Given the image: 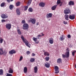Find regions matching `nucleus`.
<instances>
[{
    "instance_id": "16",
    "label": "nucleus",
    "mask_w": 76,
    "mask_h": 76,
    "mask_svg": "<svg viewBox=\"0 0 76 76\" xmlns=\"http://www.w3.org/2000/svg\"><path fill=\"white\" fill-rule=\"evenodd\" d=\"M65 39V36L62 35L60 37V40L61 41H63Z\"/></svg>"
},
{
    "instance_id": "22",
    "label": "nucleus",
    "mask_w": 76,
    "mask_h": 76,
    "mask_svg": "<svg viewBox=\"0 0 76 76\" xmlns=\"http://www.w3.org/2000/svg\"><path fill=\"white\" fill-rule=\"evenodd\" d=\"M3 73H4L3 70L2 69H0V76H1V75H3Z\"/></svg>"
},
{
    "instance_id": "50",
    "label": "nucleus",
    "mask_w": 76,
    "mask_h": 76,
    "mask_svg": "<svg viewBox=\"0 0 76 76\" xmlns=\"http://www.w3.org/2000/svg\"><path fill=\"white\" fill-rule=\"evenodd\" d=\"M66 50L69 51V48H67Z\"/></svg>"
},
{
    "instance_id": "14",
    "label": "nucleus",
    "mask_w": 76,
    "mask_h": 76,
    "mask_svg": "<svg viewBox=\"0 0 76 76\" xmlns=\"http://www.w3.org/2000/svg\"><path fill=\"white\" fill-rule=\"evenodd\" d=\"M43 52L44 53V55L45 56H50V53L48 52H44V51H43Z\"/></svg>"
},
{
    "instance_id": "4",
    "label": "nucleus",
    "mask_w": 76,
    "mask_h": 76,
    "mask_svg": "<svg viewBox=\"0 0 76 76\" xmlns=\"http://www.w3.org/2000/svg\"><path fill=\"white\" fill-rule=\"evenodd\" d=\"M11 26V24L8 23L6 25V27L7 29H10Z\"/></svg>"
},
{
    "instance_id": "53",
    "label": "nucleus",
    "mask_w": 76,
    "mask_h": 76,
    "mask_svg": "<svg viewBox=\"0 0 76 76\" xmlns=\"http://www.w3.org/2000/svg\"><path fill=\"white\" fill-rule=\"evenodd\" d=\"M13 1V0H10V1Z\"/></svg>"
},
{
    "instance_id": "47",
    "label": "nucleus",
    "mask_w": 76,
    "mask_h": 76,
    "mask_svg": "<svg viewBox=\"0 0 76 76\" xmlns=\"http://www.w3.org/2000/svg\"><path fill=\"white\" fill-rule=\"evenodd\" d=\"M62 56L64 58L66 57V55H65L63 54H62Z\"/></svg>"
},
{
    "instance_id": "37",
    "label": "nucleus",
    "mask_w": 76,
    "mask_h": 76,
    "mask_svg": "<svg viewBox=\"0 0 76 76\" xmlns=\"http://www.w3.org/2000/svg\"><path fill=\"white\" fill-rule=\"evenodd\" d=\"M28 11L30 12H32L33 11L32 8H29L28 9Z\"/></svg>"
},
{
    "instance_id": "40",
    "label": "nucleus",
    "mask_w": 76,
    "mask_h": 76,
    "mask_svg": "<svg viewBox=\"0 0 76 76\" xmlns=\"http://www.w3.org/2000/svg\"><path fill=\"white\" fill-rule=\"evenodd\" d=\"M75 53H76V51L75 50L74 51H73L72 53V55L73 56H75Z\"/></svg>"
},
{
    "instance_id": "39",
    "label": "nucleus",
    "mask_w": 76,
    "mask_h": 76,
    "mask_svg": "<svg viewBox=\"0 0 76 76\" xmlns=\"http://www.w3.org/2000/svg\"><path fill=\"white\" fill-rule=\"evenodd\" d=\"M61 3V1L60 0H58L57 2V4H59L60 3Z\"/></svg>"
},
{
    "instance_id": "26",
    "label": "nucleus",
    "mask_w": 76,
    "mask_h": 76,
    "mask_svg": "<svg viewBox=\"0 0 76 76\" xmlns=\"http://www.w3.org/2000/svg\"><path fill=\"white\" fill-rule=\"evenodd\" d=\"M27 72V68L25 67L24 68V73H26Z\"/></svg>"
},
{
    "instance_id": "52",
    "label": "nucleus",
    "mask_w": 76,
    "mask_h": 76,
    "mask_svg": "<svg viewBox=\"0 0 76 76\" xmlns=\"http://www.w3.org/2000/svg\"><path fill=\"white\" fill-rule=\"evenodd\" d=\"M39 24V23L38 22L36 24V25H38Z\"/></svg>"
},
{
    "instance_id": "30",
    "label": "nucleus",
    "mask_w": 76,
    "mask_h": 76,
    "mask_svg": "<svg viewBox=\"0 0 76 76\" xmlns=\"http://www.w3.org/2000/svg\"><path fill=\"white\" fill-rule=\"evenodd\" d=\"M2 22H8V19H7L6 20L2 19L1 20Z\"/></svg>"
},
{
    "instance_id": "35",
    "label": "nucleus",
    "mask_w": 76,
    "mask_h": 76,
    "mask_svg": "<svg viewBox=\"0 0 76 76\" xmlns=\"http://www.w3.org/2000/svg\"><path fill=\"white\" fill-rule=\"evenodd\" d=\"M33 39L35 42H36V41H37V38L33 37Z\"/></svg>"
},
{
    "instance_id": "6",
    "label": "nucleus",
    "mask_w": 76,
    "mask_h": 76,
    "mask_svg": "<svg viewBox=\"0 0 76 76\" xmlns=\"http://www.w3.org/2000/svg\"><path fill=\"white\" fill-rule=\"evenodd\" d=\"M55 73L56 74H57L59 73V71H58V66H56L55 67Z\"/></svg>"
},
{
    "instance_id": "31",
    "label": "nucleus",
    "mask_w": 76,
    "mask_h": 76,
    "mask_svg": "<svg viewBox=\"0 0 76 76\" xmlns=\"http://www.w3.org/2000/svg\"><path fill=\"white\" fill-rule=\"evenodd\" d=\"M6 4L5 3L3 2L1 4V7H4V5Z\"/></svg>"
},
{
    "instance_id": "21",
    "label": "nucleus",
    "mask_w": 76,
    "mask_h": 76,
    "mask_svg": "<svg viewBox=\"0 0 76 76\" xmlns=\"http://www.w3.org/2000/svg\"><path fill=\"white\" fill-rule=\"evenodd\" d=\"M17 30L18 34H19V35H20V34H21V32H20V30L19 29V27H17Z\"/></svg>"
},
{
    "instance_id": "5",
    "label": "nucleus",
    "mask_w": 76,
    "mask_h": 76,
    "mask_svg": "<svg viewBox=\"0 0 76 76\" xmlns=\"http://www.w3.org/2000/svg\"><path fill=\"white\" fill-rule=\"evenodd\" d=\"M1 17L2 19H6L8 18V16L4 14H2L1 15Z\"/></svg>"
},
{
    "instance_id": "32",
    "label": "nucleus",
    "mask_w": 76,
    "mask_h": 76,
    "mask_svg": "<svg viewBox=\"0 0 76 76\" xmlns=\"http://www.w3.org/2000/svg\"><path fill=\"white\" fill-rule=\"evenodd\" d=\"M9 7L10 10H12V9L13 8V5H10Z\"/></svg>"
},
{
    "instance_id": "9",
    "label": "nucleus",
    "mask_w": 76,
    "mask_h": 76,
    "mask_svg": "<svg viewBox=\"0 0 76 76\" xmlns=\"http://www.w3.org/2000/svg\"><path fill=\"white\" fill-rule=\"evenodd\" d=\"M39 6L40 7H43L45 6V3L43 2H40L39 4Z\"/></svg>"
},
{
    "instance_id": "36",
    "label": "nucleus",
    "mask_w": 76,
    "mask_h": 76,
    "mask_svg": "<svg viewBox=\"0 0 76 76\" xmlns=\"http://www.w3.org/2000/svg\"><path fill=\"white\" fill-rule=\"evenodd\" d=\"M41 34H42V35H41L40 34L38 35L37 36L38 37H42V36H44V34H42V33H41Z\"/></svg>"
},
{
    "instance_id": "12",
    "label": "nucleus",
    "mask_w": 76,
    "mask_h": 76,
    "mask_svg": "<svg viewBox=\"0 0 76 76\" xmlns=\"http://www.w3.org/2000/svg\"><path fill=\"white\" fill-rule=\"evenodd\" d=\"M69 18L70 19H71V20H73L75 18V16L74 15H70L69 16Z\"/></svg>"
},
{
    "instance_id": "55",
    "label": "nucleus",
    "mask_w": 76,
    "mask_h": 76,
    "mask_svg": "<svg viewBox=\"0 0 76 76\" xmlns=\"http://www.w3.org/2000/svg\"><path fill=\"white\" fill-rule=\"evenodd\" d=\"M38 39H39V37L38 38Z\"/></svg>"
},
{
    "instance_id": "34",
    "label": "nucleus",
    "mask_w": 76,
    "mask_h": 76,
    "mask_svg": "<svg viewBox=\"0 0 76 76\" xmlns=\"http://www.w3.org/2000/svg\"><path fill=\"white\" fill-rule=\"evenodd\" d=\"M35 61V58H31L30 60V62H34Z\"/></svg>"
},
{
    "instance_id": "13",
    "label": "nucleus",
    "mask_w": 76,
    "mask_h": 76,
    "mask_svg": "<svg viewBox=\"0 0 76 76\" xmlns=\"http://www.w3.org/2000/svg\"><path fill=\"white\" fill-rule=\"evenodd\" d=\"M9 53L10 54H12L13 55V54H15V53H16V51L15 50H12L11 51H10Z\"/></svg>"
},
{
    "instance_id": "33",
    "label": "nucleus",
    "mask_w": 76,
    "mask_h": 76,
    "mask_svg": "<svg viewBox=\"0 0 76 76\" xmlns=\"http://www.w3.org/2000/svg\"><path fill=\"white\" fill-rule=\"evenodd\" d=\"M31 1H32V0H29L27 3V5L28 6H29V5H30V4H31Z\"/></svg>"
},
{
    "instance_id": "8",
    "label": "nucleus",
    "mask_w": 76,
    "mask_h": 76,
    "mask_svg": "<svg viewBox=\"0 0 76 76\" xmlns=\"http://www.w3.org/2000/svg\"><path fill=\"white\" fill-rule=\"evenodd\" d=\"M6 53H7V52L4 51L3 52V49H0V55H2V54H5Z\"/></svg>"
},
{
    "instance_id": "17",
    "label": "nucleus",
    "mask_w": 76,
    "mask_h": 76,
    "mask_svg": "<svg viewBox=\"0 0 76 76\" xmlns=\"http://www.w3.org/2000/svg\"><path fill=\"white\" fill-rule=\"evenodd\" d=\"M57 5H56L53 6L51 8V9L52 10H54L57 8Z\"/></svg>"
},
{
    "instance_id": "25",
    "label": "nucleus",
    "mask_w": 76,
    "mask_h": 76,
    "mask_svg": "<svg viewBox=\"0 0 76 76\" xmlns=\"http://www.w3.org/2000/svg\"><path fill=\"white\" fill-rule=\"evenodd\" d=\"M69 5H74V2L70 1L69 3Z\"/></svg>"
},
{
    "instance_id": "28",
    "label": "nucleus",
    "mask_w": 76,
    "mask_h": 76,
    "mask_svg": "<svg viewBox=\"0 0 76 76\" xmlns=\"http://www.w3.org/2000/svg\"><path fill=\"white\" fill-rule=\"evenodd\" d=\"M45 59L46 61H49V60H50V57L48 56L46 57L45 58Z\"/></svg>"
},
{
    "instance_id": "51",
    "label": "nucleus",
    "mask_w": 76,
    "mask_h": 76,
    "mask_svg": "<svg viewBox=\"0 0 76 76\" xmlns=\"http://www.w3.org/2000/svg\"><path fill=\"white\" fill-rule=\"evenodd\" d=\"M35 43L36 44H38L39 43V41L36 42Z\"/></svg>"
},
{
    "instance_id": "23",
    "label": "nucleus",
    "mask_w": 76,
    "mask_h": 76,
    "mask_svg": "<svg viewBox=\"0 0 76 76\" xmlns=\"http://www.w3.org/2000/svg\"><path fill=\"white\" fill-rule=\"evenodd\" d=\"M61 62V58H59L57 59V63H60Z\"/></svg>"
},
{
    "instance_id": "2",
    "label": "nucleus",
    "mask_w": 76,
    "mask_h": 76,
    "mask_svg": "<svg viewBox=\"0 0 76 76\" xmlns=\"http://www.w3.org/2000/svg\"><path fill=\"white\" fill-rule=\"evenodd\" d=\"M28 22L30 23L31 22L32 24H35V22H36V19L34 18H31L30 20H28Z\"/></svg>"
},
{
    "instance_id": "15",
    "label": "nucleus",
    "mask_w": 76,
    "mask_h": 76,
    "mask_svg": "<svg viewBox=\"0 0 76 76\" xmlns=\"http://www.w3.org/2000/svg\"><path fill=\"white\" fill-rule=\"evenodd\" d=\"M16 12L17 13V14L18 15H20V12L19 9H17L16 10Z\"/></svg>"
},
{
    "instance_id": "19",
    "label": "nucleus",
    "mask_w": 76,
    "mask_h": 76,
    "mask_svg": "<svg viewBox=\"0 0 76 76\" xmlns=\"http://www.w3.org/2000/svg\"><path fill=\"white\" fill-rule=\"evenodd\" d=\"M34 72L35 73H37V72H38V68L37 66H36L34 67Z\"/></svg>"
},
{
    "instance_id": "38",
    "label": "nucleus",
    "mask_w": 76,
    "mask_h": 76,
    "mask_svg": "<svg viewBox=\"0 0 76 76\" xmlns=\"http://www.w3.org/2000/svg\"><path fill=\"white\" fill-rule=\"evenodd\" d=\"M24 10L26 11L28 9V6H24Z\"/></svg>"
},
{
    "instance_id": "11",
    "label": "nucleus",
    "mask_w": 76,
    "mask_h": 76,
    "mask_svg": "<svg viewBox=\"0 0 76 76\" xmlns=\"http://www.w3.org/2000/svg\"><path fill=\"white\" fill-rule=\"evenodd\" d=\"M49 42L50 44H53L54 43V40L53 38H51L49 39Z\"/></svg>"
},
{
    "instance_id": "18",
    "label": "nucleus",
    "mask_w": 76,
    "mask_h": 76,
    "mask_svg": "<svg viewBox=\"0 0 76 76\" xmlns=\"http://www.w3.org/2000/svg\"><path fill=\"white\" fill-rule=\"evenodd\" d=\"M8 72L9 73H13V70L11 68H10L9 69Z\"/></svg>"
},
{
    "instance_id": "49",
    "label": "nucleus",
    "mask_w": 76,
    "mask_h": 76,
    "mask_svg": "<svg viewBox=\"0 0 76 76\" xmlns=\"http://www.w3.org/2000/svg\"><path fill=\"white\" fill-rule=\"evenodd\" d=\"M7 1L8 3H10V0H7Z\"/></svg>"
},
{
    "instance_id": "45",
    "label": "nucleus",
    "mask_w": 76,
    "mask_h": 76,
    "mask_svg": "<svg viewBox=\"0 0 76 76\" xmlns=\"http://www.w3.org/2000/svg\"><path fill=\"white\" fill-rule=\"evenodd\" d=\"M64 25H66V24H67V23L66 21H64Z\"/></svg>"
},
{
    "instance_id": "43",
    "label": "nucleus",
    "mask_w": 76,
    "mask_h": 76,
    "mask_svg": "<svg viewBox=\"0 0 76 76\" xmlns=\"http://www.w3.org/2000/svg\"><path fill=\"white\" fill-rule=\"evenodd\" d=\"M67 38H71V36H70V35L68 34L67 35Z\"/></svg>"
},
{
    "instance_id": "48",
    "label": "nucleus",
    "mask_w": 76,
    "mask_h": 76,
    "mask_svg": "<svg viewBox=\"0 0 76 76\" xmlns=\"http://www.w3.org/2000/svg\"><path fill=\"white\" fill-rule=\"evenodd\" d=\"M31 55L32 56H35V54L34 53H32Z\"/></svg>"
},
{
    "instance_id": "54",
    "label": "nucleus",
    "mask_w": 76,
    "mask_h": 76,
    "mask_svg": "<svg viewBox=\"0 0 76 76\" xmlns=\"http://www.w3.org/2000/svg\"><path fill=\"white\" fill-rule=\"evenodd\" d=\"M1 33V31L0 30V34Z\"/></svg>"
},
{
    "instance_id": "20",
    "label": "nucleus",
    "mask_w": 76,
    "mask_h": 76,
    "mask_svg": "<svg viewBox=\"0 0 76 76\" xmlns=\"http://www.w3.org/2000/svg\"><path fill=\"white\" fill-rule=\"evenodd\" d=\"M50 64L49 63H48L46 64H45V67H47V68H49L50 67Z\"/></svg>"
},
{
    "instance_id": "7",
    "label": "nucleus",
    "mask_w": 76,
    "mask_h": 76,
    "mask_svg": "<svg viewBox=\"0 0 76 76\" xmlns=\"http://www.w3.org/2000/svg\"><path fill=\"white\" fill-rule=\"evenodd\" d=\"M52 15L53 14L51 13L47 14L46 15V18H48V19L51 18L52 17Z\"/></svg>"
},
{
    "instance_id": "44",
    "label": "nucleus",
    "mask_w": 76,
    "mask_h": 76,
    "mask_svg": "<svg viewBox=\"0 0 76 76\" xmlns=\"http://www.w3.org/2000/svg\"><path fill=\"white\" fill-rule=\"evenodd\" d=\"M26 53L27 54H30L31 53V52H30V51H27V52H26Z\"/></svg>"
},
{
    "instance_id": "41",
    "label": "nucleus",
    "mask_w": 76,
    "mask_h": 76,
    "mask_svg": "<svg viewBox=\"0 0 76 76\" xmlns=\"http://www.w3.org/2000/svg\"><path fill=\"white\" fill-rule=\"evenodd\" d=\"M22 59H23V57L21 56L20 57L19 61H22Z\"/></svg>"
},
{
    "instance_id": "10",
    "label": "nucleus",
    "mask_w": 76,
    "mask_h": 76,
    "mask_svg": "<svg viewBox=\"0 0 76 76\" xmlns=\"http://www.w3.org/2000/svg\"><path fill=\"white\" fill-rule=\"evenodd\" d=\"M70 10L69 9H67L64 10V13L65 14H69V13H70Z\"/></svg>"
},
{
    "instance_id": "24",
    "label": "nucleus",
    "mask_w": 76,
    "mask_h": 76,
    "mask_svg": "<svg viewBox=\"0 0 76 76\" xmlns=\"http://www.w3.org/2000/svg\"><path fill=\"white\" fill-rule=\"evenodd\" d=\"M65 19L67 20H69V15H65Z\"/></svg>"
},
{
    "instance_id": "3",
    "label": "nucleus",
    "mask_w": 76,
    "mask_h": 76,
    "mask_svg": "<svg viewBox=\"0 0 76 76\" xmlns=\"http://www.w3.org/2000/svg\"><path fill=\"white\" fill-rule=\"evenodd\" d=\"M23 29L24 30H27L29 28V26L27 23H25L23 25Z\"/></svg>"
},
{
    "instance_id": "29",
    "label": "nucleus",
    "mask_w": 76,
    "mask_h": 76,
    "mask_svg": "<svg viewBox=\"0 0 76 76\" xmlns=\"http://www.w3.org/2000/svg\"><path fill=\"white\" fill-rule=\"evenodd\" d=\"M66 57L67 58L69 57V51H66Z\"/></svg>"
},
{
    "instance_id": "56",
    "label": "nucleus",
    "mask_w": 76,
    "mask_h": 76,
    "mask_svg": "<svg viewBox=\"0 0 76 76\" xmlns=\"http://www.w3.org/2000/svg\"><path fill=\"white\" fill-rule=\"evenodd\" d=\"M75 75L76 76V73L75 74Z\"/></svg>"
},
{
    "instance_id": "46",
    "label": "nucleus",
    "mask_w": 76,
    "mask_h": 76,
    "mask_svg": "<svg viewBox=\"0 0 76 76\" xmlns=\"http://www.w3.org/2000/svg\"><path fill=\"white\" fill-rule=\"evenodd\" d=\"M22 23H25V20H23L22 21Z\"/></svg>"
},
{
    "instance_id": "27",
    "label": "nucleus",
    "mask_w": 76,
    "mask_h": 76,
    "mask_svg": "<svg viewBox=\"0 0 76 76\" xmlns=\"http://www.w3.org/2000/svg\"><path fill=\"white\" fill-rule=\"evenodd\" d=\"M16 6H20V2L18 1L16 2Z\"/></svg>"
},
{
    "instance_id": "57",
    "label": "nucleus",
    "mask_w": 76,
    "mask_h": 76,
    "mask_svg": "<svg viewBox=\"0 0 76 76\" xmlns=\"http://www.w3.org/2000/svg\"><path fill=\"white\" fill-rule=\"evenodd\" d=\"M49 20H50V19Z\"/></svg>"
},
{
    "instance_id": "1",
    "label": "nucleus",
    "mask_w": 76,
    "mask_h": 76,
    "mask_svg": "<svg viewBox=\"0 0 76 76\" xmlns=\"http://www.w3.org/2000/svg\"><path fill=\"white\" fill-rule=\"evenodd\" d=\"M21 38L22 39V40L23 41V42H24L25 44L26 45L27 47H28L29 48H30V46H31V44H29V42L26 40V39H24V37L23 36H21Z\"/></svg>"
},
{
    "instance_id": "42",
    "label": "nucleus",
    "mask_w": 76,
    "mask_h": 76,
    "mask_svg": "<svg viewBox=\"0 0 76 76\" xmlns=\"http://www.w3.org/2000/svg\"><path fill=\"white\" fill-rule=\"evenodd\" d=\"M6 76H12V75L9 73H7Z\"/></svg>"
}]
</instances>
